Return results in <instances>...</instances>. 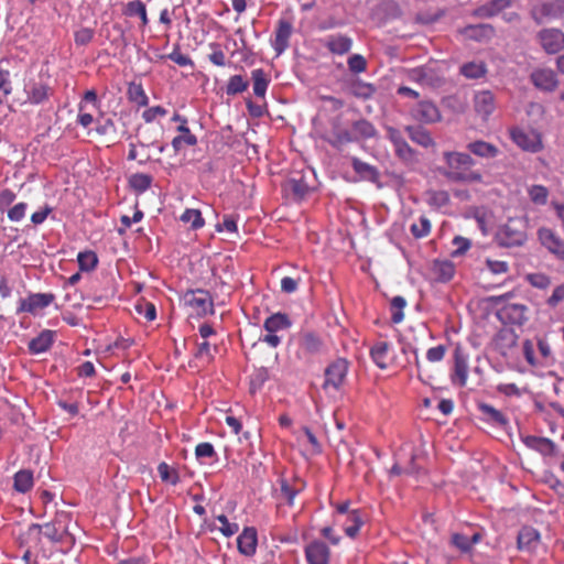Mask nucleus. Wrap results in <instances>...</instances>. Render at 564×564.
Returning a JSON list of instances; mask_svg holds the SVG:
<instances>
[{
    "label": "nucleus",
    "instance_id": "nucleus-1",
    "mask_svg": "<svg viewBox=\"0 0 564 564\" xmlns=\"http://www.w3.org/2000/svg\"><path fill=\"white\" fill-rule=\"evenodd\" d=\"M443 156L447 166L443 175L447 180L459 183L482 182V174L471 170L475 161L469 154L463 152H444Z\"/></svg>",
    "mask_w": 564,
    "mask_h": 564
},
{
    "label": "nucleus",
    "instance_id": "nucleus-2",
    "mask_svg": "<svg viewBox=\"0 0 564 564\" xmlns=\"http://www.w3.org/2000/svg\"><path fill=\"white\" fill-rule=\"evenodd\" d=\"M70 517L68 513H57L55 518L45 524L33 523L29 527V535L41 533L53 543H65L72 545L74 543V536L68 531V523Z\"/></svg>",
    "mask_w": 564,
    "mask_h": 564
},
{
    "label": "nucleus",
    "instance_id": "nucleus-3",
    "mask_svg": "<svg viewBox=\"0 0 564 564\" xmlns=\"http://www.w3.org/2000/svg\"><path fill=\"white\" fill-rule=\"evenodd\" d=\"M182 300L192 315L204 317L214 314L213 297L206 290H188L185 292Z\"/></svg>",
    "mask_w": 564,
    "mask_h": 564
},
{
    "label": "nucleus",
    "instance_id": "nucleus-4",
    "mask_svg": "<svg viewBox=\"0 0 564 564\" xmlns=\"http://www.w3.org/2000/svg\"><path fill=\"white\" fill-rule=\"evenodd\" d=\"M496 240L502 247H518L525 242L527 232L520 220L510 219L498 230Z\"/></svg>",
    "mask_w": 564,
    "mask_h": 564
},
{
    "label": "nucleus",
    "instance_id": "nucleus-5",
    "mask_svg": "<svg viewBox=\"0 0 564 564\" xmlns=\"http://www.w3.org/2000/svg\"><path fill=\"white\" fill-rule=\"evenodd\" d=\"M348 369L349 366L346 359L338 358L335 361H333L325 369V380L323 383V388L325 390L333 389L335 391H338L346 381Z\"/></svg>",
    "mask_w": 564,
    "mask_h": 564
},
{
    "label": "nucleus",
    "instance_id": "nucleus-6",
    "mask_svg": "<svg viewBox=\"0 0 564 564\" xmlns=\"http://www.w3.org/2000/svg\"><path fill=\"white\" fill-rule=\"evenodd\" d=\"M55 301L53 293H31L18 302L17 314L29 313L36 315Z\"/></svg>",
    "mask_w": 564,
    "mask_h": 564
},
{
    "label": "nucleus",
    "instance_id": "nucleus-7",
    "mask_svg": "<svg viewBox=\"0 0 564 564\" xmlns=\"http://www.w3.org/2000/svg\"><path fill=\"white\" fill-rule=\"evenodd\" d=\"M453 359L454 365L451 373V381L453 384L463 388L467 384L468 380L469 355L460 345H457L453 352Z\"/></svg>",
    "mask_w": 564,
    "mask_h": 564
},
{
    "label": "nucleus",
    "instance_id": "nucleus-8",
    "mask_svg": "<svg viewBox=\"0 0 564 564\" xmlns=\"http://www.w3.org/2000/svg\"><path fill=\"white\" fill-rule=\"evenodd\" d=\"M512 141L522 150L538 152L542 149L541 135L534 130L513 128L510 130Z\"/></svg>",
    "mask_w": 564,
    "mask_h": 564
},
{
    "label": "nucleus",
    "instance_id": "nucleus-9",
    "mask_svg": "<svg viewBox=\"0 0 564 564\" xmlns=\"http://www.w3.org/2000/svg\"><path fill=\"white\" fill-rule=\"evenodd\" d=\"M293 33V24L290 20L280 19L276 23L275 36L272 46L276 55L285 52L290 45V37Z\"/></svg>",
    "mask_w": 564,
    "mask_h": 564
},
{
    "label": "nucleus",
    "instance_id": "nucleus-10",
    "mask_svg": "<svg viewBox=\"0 0 564 564\" xmlns=\"http://www.w3.org/2000/svg\"><path fill=\"white\" fill-rule=\"evenodd\" d=\"M529 308L524 304L506 303L499 310V316L514 325H523L528 321Z\"/></svg>",
    "mask_w": 564,
    "mask_h": 564
},
{
    "label": "nucleus",
    "instance_id": "nucleus-11",
    "mask_svg": "<svg viewBox=\"0 0 564 564\" xmlns=\"http://www.w3.org/2000/svg\"><path fill=\"white\" fill-rule=\"evenodd\" d=\"M258 545V533L253 527H246L237 538V547L240 554L253 556Z\"/></svg>",
    "mask_w": 564,
    "mask_h": 564
},
{
    "label": "nucleus",
    "instance_id": "nucleus-12",
    "mask_svg": "<svg viewBox=\"0 0 564 564\" xmlns=\"http://www.w3.org/2000/svg\"><path fill=\"white\" fill-rule=\"evenodd\" d=\"M541 543V536L536 529L523 527L517 538L518 549L523 552H534Z\"/></svg>",
    "mask_w": 564,
    "mask_h": 564
},
{
    "label": "nucleus",
    "instance_id": "nucleus-13",
    "mask_svg": "<svg viewBox=\"0 0 564 564\" xmlns=\"http://www.w3.org/2000/svg\"><path fill=\"white\" fill-rule=\"evenodd\" d=\"M308 564H329L330 550L322 541H313L305 547Z\"/></svg>",
    "mask_w": 564,
    "mask_h": 564
},
{
    "label": "nucleus",
    "instance_id": "nucleus-14",
    "mask_svg": "<svg viewBox=\"0 0 564 564\" xmlns=\"http://www.w3.org/2000/svg\"><path fill=\"white\" fill-rule=\"evenodd\" d=\"M28 101L32 105H40L48 100L53 94L52 87L43 82H32L25 87Z\"/></svg>",
    "mask_w": 564,
    "mask_h": 564
},
{
    "label": "nucleus",
    "instance_id": "nucleus-15",
    "mask_svg": "<svg viewBox=\"0 0 564 564\" xmlns=\"http://www.w3.org/2000/svg\"><path fill=\"white\" fill-rule=\"evenodd\" d=\"M540 42L546 53L555 54L564 44V34L555 29L543 30L540 32Z\"/></svg>",
    "mask_w": 564,
    "mask_h": 564
},
{
    "label": "nucleus",
    "instance_id": "nucleus-16",
    "mask_svg": "<svg viewBox=\"0 0 564 564\" xmlns=\"http://www.w3.org/2000/svg\"><path fill=\"white\" fill-rule=\"evenodd\" d=\"M474 108L484 119H487L496 109L495 97L489 90H481L474 96Z\"/></svg>",
    "mask_w": 564,
    "mask_h": 564
},
{
    "label": "nucleus",
    "instance_id": "nucleus-17",
    "mask_svg": "<svg viewBox=\"0 0 564 564\" xmlns=\"http://www.w3.org/2000/svg\"><path fill=\"white\" fill-rule=\"evenodd\" d=\"M416 120L424 123H435L441 120V111L432 101H420L414 110Z\"/></svg>",
    "mask_w": 564,
    "mask_h": 564
},
{
    "label": "nucleus",
    "instance_id": "nucleus-18",
    "mask_svg": "<svg viewBox=\"0 0 564 564\" xmlns=\"http://www.w3.org/2000/svg\"><path fill=\"white\" fill-rule=\"evenodd\" d=\"M300 348L297 351L299 358L315 355L322 349L321 338L313 333H305L300 337Z\"/></svg>",
    "mask_w": 564,
    "mask_h": 564
},
{
    "label": "nucleus",
    "instance_id": "nucleus-19",
    "mask_svg": "<svg viewBox=\"0 0 564 564\" xmlns=\"http://www.w3.org/2000/svg\"><path fill=\"white\" fill-rule=\"evenodd\" d=\"M352 40L344 34L329 35L325 40V47L333 54L344 55L351 50Z\"/></svg>",
    "mask_w": 564,
    "mask_h": 564
},
{
    "label": "nucleus",
    "instance_id": "nucleus-20",
    "mask_svg": "<svg viewBox=\"0 0 564 564\" xmlns=\"http://www.w3.org/2000/svg\"><path fill=\"white\" fill-rule=\"evenodd\" d=\"M373 362L380 369H387L391 360V345L387 341H378L370 349Z\"/></svg>",
    "mask_w": 564,
    "mask_h": 564
},
{
    "label": "nucleus",
    "instance_id": "nucleus-21",
    "mask_svg": "<svg viewBox=\"0 0 564 564\" xmlns=\"http://www.w3.org/2000/svg\"><path fill=\"white\" fill-rule=\"evenodd\" d=\"M375 12L382 22L399 19L402 14V10L395 0H380Z\"/></svg>",
    "mask_w": 564,
    "mask_h": 564
},
{
    "label": "nucleus",
    "instance_id": "nucleus-22",
    "mask_svg": "<svg viewBox=\"0 0 564 564\" xmlns=\"http://www.w3.org/2000/svg\"><path fill=\"white\" fill-rule=\"evenodd\" d=\"M351 165L356 174L360 176L361 180L368 181L371 183H378L380 180V173L378 169L373 165H370L358 158L351 159Z\"/></svg>",
    "mask_w": 564,
    "mask_h": 564
},
{
    "label": "nucleus",
    "instance_id": "nucleus-23",
    "mask_svg": "<svg viewBox=\"0 0 564 564\" xmlns=\"http://www.w3.org/2000/svg\"><path fill=\"white\" fill-rule=\"evenodd\" d=\"M478 410L482 414L484 419L496 426L505 427L508 425V417L499 410L487 403H478Z\"/></svg>",
    "mask_w": 564,
    "mask_h": 564
},
{
    "label": "nucleus",
    "instance_id": "nucleus-24",
    "mask_svg": "<svg viewBox=\"0 0 564 564\" xmlns=\"http://www.w3.org/2000/svg\"><path fill=\"white\" fill-rule=\"evenodd\" d=\"M54 343V332L45 329L29 343V350L32 354H42L47 351Z\"/></svg>",
    "mask_w": 564,
    "mask_h": 564
},
{
    "label": "nucleus",
    "instance_id": "nucleus-25",
    "mask_svg": "<svg viewBox=\"0 0 564 564\" xmlns=\"http://www.w3.org/2000/svg\"><path fill=\"white\" fill-rule=\"evenodd\" d=\"M326 141L333 148L341 150L344 145L354 142L355 138L349 130L341 128L338 123H335L333 126L332 134L330 137L326 138Z\"/></svg>",
    "mask_w": 564,
    "mask_h": 564
},
{
    "label": "nucleus",
    "instance_id": "nucleus-26",
    "mask_svg": "<svg viewBox=\"0 0 564 564\" xmlns=\"http://www.w3.org/2000/svg\"><path fill=\"white\" fill-rule=\"evenodd\" d=\"M122 14L129 18L138 17L141 21V26L145 28L149 24L147 6L141 0H132L123 6Z\"/></svg>",
    "mask_w": 564,
    "mask_h": 564
},
{
    "label": "nucleus",
    "instance_id": "nucleus-27",
    "mask_svg": "<svg viewBox=\"0 0 564 564\" xmlns=\"http://www.w3.org/2000/svg\"><path fill=\"white\" fill-rule=\"evenodd\" d=\"M539 239L551 252L556 254L564 253V247L561 238L554 234L552 229L541 228L539 230Z\"/></svg>",
    "mask_w": 564,
    "mask_h": 564
},
{
    "label": "nucleus",
    "instance_id": "nucleus-28",
    "mask_svg": "<svg viewBox=\"0 0 564 564\" xmlns=\"http://www.w3.org/2000/svg\"><path fill=\"white\" fill-rule=\"evenodd\" d=\"M523 443L527 447L540 452L542 455H552L554 453V443L540 436L528 435L522 437Z\"/></svg>",
    "mask_w": 564,
    "mask_h": 564
},
{
    "label": "nucleus",
    "instance_id": "nucleus-29",
    "mask_svg": "<svg viewBox=\"0 0 564 564\" xmlns=\"http://www.w3.org/2000/svg\"><path fill=\"white\" fill-rule=\"evenodd\" d=\"M531 77L534 85L544 90H553L557 84L556 76L551 69H538Z\"/></svg>",
    "mask_w": 564,
    "mask_h": 564
},
{
    "label": "nucleus",
    "instance_id": "nucleus-30",
    "mask_svg": "<svg viewBox=\"0 0 564 564\" xmlns=\"http://www.w3.org/2000/svg\"><path fill=\"white\" fill-rule=\"evenodd\" d=\"M292 325L290 317L284 313H275L270 315L263 324L268 333H276L279 330L288 329Z\"/></svg>",
    "mask_w": 564,
    "mask_h": 564
},
{
    "label": "nucleus",
    "instance_id": "nucleus-31",
    "mask_svg": "<svg viewBox=\"0 0 564 564\" xmlns=\"http://www.w3.org/2000/svg\"><path fill=\"white\" fill-rule=\"evenodd\" d=\"M480 540L481 534L479 532H475L471 536L463 533H453L451 536V543L462 552H469Z\"/></svg>",
    "mask_w": 564,
    "mask_h": 564
},
{
    "label": "nucleus",
    "instance_id": "nucleus-32",
    "mask_svg": "<svg viewBox=\"0 0 564 564\" xmlns=\"http://www.w3.org/2000/svg\"><path fill=\"white\" fill-rule=\"evenodd\" d=\"M253 94L259 98H264L270 84V78L262 68H256L251 72Z\"/></svg>",
    "mask_w": 564,
    "mask_h": 564
},
{
    "label": "nucleus",
    "instance_id": "nucleus-33",
    "mask_svg": "<svg viewBox=\"0 0 564 564\" xmlns=\"http://www.w3.org/2000/svg\"><path fill=\"white\" fill-rule=\"evenodd\" d=\"M352 128V135L355 138V141L356 140H359V139H364V140H367V139H371V138H375L377 135V129L376 127L368 120L366 119H359L357 121H355L351 126Z\"/></svg>",
    "mask_w": 564,
    "mask_h": 564
},
{
    "label": "nucleus",
    "instance_id": "nucleus-34",
    "mask_svg": "<svg viewBox=\"0 0 564 564\" xmlns=\"http://www.w3.org/2000/svg\"><path fill=\"white\" fill-rule=\"evenodd\" d=\"M127 97L130 102L140 107H145L149 104V97L145 94L141 83L131 82L128 85Z\"/></svg>",
    "mask_w": 564,
    "mask_h": 564
},
{
    "label": "nucleus",
    "instance_id": "nucleus-35",
    "mask_svg": "<svg viewBox=\"0 0 564 564\" xmlns=\"http://www.w3.org/2000/svg\"><path fill=\"white\" fill-rule=\"evenodd\" d=\"M564 12V7L561 1L546 2L534 9L536 19L557 18Z\"/></svg>",
    "mask_w": 564,
    "mask_h": 564
},
{
    "label": "nucleus",
    "instance_id": "nucleus-36",
    "mask_svg": "<svg viewBox=\"0 0 564 564\" xmlns=\"http://www.w3.org/2000/svg\"><path fill=\"white\" fill-rule=\"evenodd\" d=\"M364 524V519L361 516V511L359 509H354L349 512V516L344 523V531L347 536L354 539L358 535L360 528Z\"/></svg>",
    "mask_w": 564,
    "mask_h": 564
},
{
    "label": "nucleus",
    "instance_id": "nucleus-37",
    "mask_svg": "<svg viewBox=\"0 0 564 564\" xmlns=\"http://www.w3.org/2000/svg\"><path fill=\"white\" fill-rule=\"evenodd\" d=\"M405 130L413 142L424 148H430L435 144L431 133L422 127L408 126Z\"/></svg>",
    "mask_w": 564,
    "mask_h": 564
},
{
    "label": "nucleus",
    "instance_id": "nucleus-38",
    "mask_svg": "<svg viewBox=\"0 0 564 564\" xmlns=\"http://www.w3.org/2000/svg\"><path fill=\"white\" fill-rule=\"evenodd\" d=\"M432 271L436 281L445 283L453 279L455 267L451 261H435Z\"/></svg>",
    "mask_w": 564,
    "mask_h": 564
},
{
    "label": "nucleus",
    "instance_id": "nucleus-39",
    "mask_svg": "<svg viewBox=\"0 0 564 564\" xmlns=\"http://www.w3.org/2000/svg\"><path fill=\"white\" fill-rule=\"evenodd\" d=\"M13 488L19 492H28L32 489L34 480L33 473L28 469L19 470L13 478Z\"/></svg>",
    "mask_w": 564,
    "mask_h": 564
},
{
    "label": "nucleus",
    "instance_id": "nucleus-40",
    "mask_svg": "<svg viewBox=\"0 0 564 564\" xmlns=\"http://www.w3.org/2000/svg\"><path fill=\"white\" fill-rule=\"evenodd\" d=\"M408 78L411 82L421 84V85H432L433 84V70L427 66H420L412 68L408 72Z\"/></svg>",
    "mask_w": 564,
    "mask_h": 564
},
{
    "label": "nucleus",
    "instance_id": "nucleus-41",
    "mask_svg": "<svg viewBox=\"0 0 564 564\" xmlns=\"http://www.w3.org/2000/svg\"><path fill=\"white\" fill-rule=\"evenodd\" d=\"M487 66L485 62H469L460 67V74L469 79H478L486 75Z\"/></svg>",
    "mask_w": 564,
    "mask_h": 564
},
{
    "label": "nucleus",
    "instance_id": "nucleus-42",
    "mask_svg": "<svg viewBox=\"0 0 564 564\" xmlns=\"http://www.w3.org/2000/svg\"><path fill=\"white\" fill-rule=\"evenodd\" d=\"M509 0H491L488 3L479 7L476 14L481 18H490L499 13L505 8L509 7Z\"/></svg>",
    "mask_w": 564,
    "mask_h": 564
},
{
    "label": "nucleus",
    "instance_id": "nucleus-43",
    "mask_svg": "<svg viewBox=\"0 0 564 564\" xmlns=\"http://www.w3.org/2000/svg\"><path fill=\"white\" fill-rule=\"evenodd\" d=\"M467 148L471 153L480 158H495L498 154L497 147L485 141L471 142Z\"/></svg>",
    "mask_w": 564,
    "mask_h": 564
},
{
    "label": "nucleus",
    "instance_id": "nucleus-44",
    "mask_svg": "<svg viewBox=\"0 0 564 564\" xmlns=\"http://www.w3.org/2000/svg\"><path fill=\"white\" fill-rule=\"evenodd\" d=\"M349 93L356 98L367 100L375 95L376 88L371 84L355 80L349 86Z\"/></svg>",
    "mask_w": 564,
    "mask_h": 564
},
{
    "label": "nucleus",
    "instance_id": "nucleus-45",
    "mask_svg": "<svg viewBox=\"0 0 564 564\" xmlns=\"http://www.w3.org/2000/svg\"><path fill=\"white\" fill-rule=\"evenodd\" d=\"M431 230L432 223L424 215L420 216L419 219L410 226V232L415 239H422L427 237L431 234Z\"/></svg>",
    "mask_w": 564,
    "mask_h": 564
},
{
    "label": "nucleus",
    "instance_id": "nucleus-46",
    "mask_svg": "<svg viewBox=\"0 0 564 564\" xmlns=\"http://www.w3.org/2000/svg\"><path fill=\"white\" fill-rule=\"evenodd\" d=\"M249 87V82L241 75H232L229 77L226 85V94L235 96L245 93Z\"/></svg>",
    "mask_w": 564,
    "mask_h": 564
},
{
    "label": "nucleus",
    "instance_id": "nucleus-47",
    "mask_svg": "<svg viewBox=\"0 0 564 564\" xmlns=\"http://www.w3.org/2000/svg\"><path fill=\"white\" fill-rule=\"evenodd\" d=\"M77 262L80 271L90 272L98 264V257L93 250H85L77 254Z\"/></svg>",
    "mask_w": 564,
    "mask_h": 564
},
{
    "label": "nucleus",
    "instance_id": "nucleus-48",
    "mask_svg": "<svg viewBox=\"0 0 564 564\" xmlns=\"http://www.w3.org/2000/svg\"><path fill=\"white\" fill-rule=\"evenodd\" d=\"M464 33L470 39L481 41L494 35V28L489 24L469 25Z\"/></svg>",
    "mask_w": 564,
    "mask_h": 564
},
{
    "label": "nucleus",
    "instance_id": "nucleus-49",
    "mask_svg": "<svg viewBox=\"0 0 564 564\" xmlns=\"http://www.w3.org/2000/svg\"><path fill=\"white\" fill-rule=\"evenodd\" d=\"M152 176L145 173H135L130 176L129 185L137 193H144L152 184Z\"/></svg>",
    "mask_w": 564,
    "mask_h": 564
},
{
    "label": "nucleus",
    "instance_id": "nucleus-50",
    "mask_svg": "<svg viewBox=\"0 0 564 564\" xmlns=\"http://www.w3.org/2000/svg\"><path fill=\"white\" fill-rule=\"evenodd\" d=\"M148 145L140 143L139 147L134 143H130L128 160L138 161L139 164H145L151 160V155L148 151Z\"/></svg>",
    "mask_w": 564,
    "mask_h": 564
},
{
    "label": "nucleus",
    "instance_id": "nucleus-51",
    "mask_svg": "<svg viewBox=\"0 0 564 564\" xmlns=\"http://www.w3.org/2000/svg\"><path fill=\"white\" fill-rule=\"evenodd\" d=\"M406 306V301L403 296L397 295L390 302L391 322L400 324L404 319L403 310Z\"/></svg>",
    "mask_w": 564,
    "mask_h": 564
},
{
    "label": "nucleus",
    "instance_id": "nucleus-52",
    "mask_svg": "<svg viewBox=\"0 0 564 564\" xmlns=\"http://www.w3.org/2000/svg\"><path fill=\"white\" fill-rule=\"evenodd\" d=\"M180 219L185 224H191V228L194 230L199 229L205 225V220L198 209H185Z\"/></svg>",
    "mask_w": 564,
    "mask_h": 564
},
{
    "label": "nucleus",
    "instance_id": "nucleus-53",
    "mask_svg": "<svg viewBox=\"0 0 564 564\" xmlns=\"http://www.w3.org/2000/svg\"><path fill=\"white\" fill-rule=\"evenodd\" d=\"M158 473L162 481L170 482L171 485H176L180 481L178 471L175 468H172L165 462H162L158 466Z\"/></svg>",
    "mask_w": 564,
    "mask_h": 564
},
{
    "label": "nucleus",
    "instance_id": "nucleus-54",
    "mask_svg": "<svg viewBox=\"0 0 564 564\" xmlns=\"http://www.w3.org/2000/svg\"><path fill=\"white\" fill-rule=\"evenodd\" d=\"M449 194L444 189L430 191L427 193V203L432 207L441 208L449 204Z\"/></svg>",
    "mask_w": 564,
    "mask_h": 564
},
{
    "label": "nucleus",
    "instance_id": "nucleus-55",
    "mask_svg": "<svg viewBox=\"0 0 564 564\" xmlns=\"http://www.w3.org/2000/svg\"><path fill=\"white\" fill-rule=\"evenodd\" d=\"M216 519L220 523L218 530L223 535L230 538L239 531V524L237 522H230L225 514H218Z\"/></svg>",
    "mask_w": 564,
    "mask_h": 564
},
{
    "label": "nucleus",
    "instance_id": "nucleus-56",
    "mask_svg": "<svg viewBox=\"0 0 564 564\" xmlns=\"http://www.w3.org/2000/svg\"><path fill=\"white\" fill-rule=\"evenodd\" d=\"M194 357L206 364L212 362L214 359V355L212 352L210 343L205 339L202 343H197V348L196 351L194 352Z\"/></svg>",
    "mask_w": 564,
    "mask_h": 564
},
{
    "label": "nucleus",
    "instance_id": "nucleus-57",
    "mask_svg": "<svg viewBox=\"0 0 564 564\" xmlns=\"http://www.w3.org/2000/svg\"><path fill=\"white\" fill-rule=\"evenodd\" d=\"M394 152L404 162H413L415 160V153L405 140L394 145Z\"/></svg>",
    "mask_w": 564,
    "mask_h": 564
},
{
    "label": "nucleus",
    "instance_id": "nucleus-58",
    "mask_svg": "<svg viewBox=\"0 0 564 564\" xmlns=\"http://www.w3.org/2000/svg\"><path fill=\"white\" fill-rule=\"evenodd\" d=\"M547 194L549 193H547L546 187H544L542 185H533L529 189L530 199L534 204H539V205H543L546 203Z\"/></svg>",
    "mask_w": 564,
    "mask_h": 564
},
{
    "label": "nucleus",
    "instance_id": "nucleus-59",
    "mask_svg": "<svg viewBox=\"0 0 564 564\" xmlns=\"http://www.w3.org/2000/svg\"><path fill=\"white\" fill-rule=\"evenodd\" d=\"M289 184L292 193L299 198H303L310 191V186L304 182L303 177L291 178Z\"/></svg>",
    "mask_w": 564,
    "mask_h": 564
},
{
    "label": "nucleus",
    "instance_id": "nucleus-60",
    "mask_svg": "<svg viewBox=\"0 0 564 564\" xmlns=\"http://www.w3.org/2000/svg\"><path fill=\"white\" fill-rule=\"evenodd\" d=\"M167 58L171 59L172 62H174L175 64H177L178 66H182V67L193 66L194 65L192 58L188 55L183 54L180 51L178 46L174 47L173 52H171L167 55Z\"/></svg>",
    "mask_w": 564,
    "mask_h": 564
},
{
    "label": "nucleus",
    "instance_id": "nucleus-61",
    "mask_svg": "<svg viewBox=\"0 0 564 564\" xmlns=\"http://www.w3.org/2000/svg\"><path fill=\"white\" fill-rule=\"evenodd\" d=\"M348 67L352 73L359 74L366 70L367 61L360 54L351 55L347 61Z\"/></svg>",
    "mask_w": 564,
    "mask_h": 564
},
{
    "label": "nucleus",
    "instance_id": "nucleus-62",
    "mask_svg": "<svg viewBox=\"0 0 564 564\" xmlns=\"http://www.w3.org/2000/svg\"><path fill=\"white\" fill-rule=\"evenodd\" d=\"M216 455H217L216 451H215L213 444L209 442L199 443L195 447V456L197 459L213 458Z\"/></svg>",
    "mask_w": 564,
    "mask_h": 564
},
{
    "label": "nucleus",
    "instance_id": "nucleus-63",
    "mask_svg": "<svg viewBox=\"0 0 564 564\" xmlns=\"http://www.w3.org/2000/svg\"><path fill=\"white\" fill-rule=\"evenodd\" d=\"M95 32L90 28H80L74 34V40L77 45H87L94 39Z\"/></svg>",
    "mask_w": 564,
    "mask_h": 564
},
{
    "label": "nucleus",
    "instance_id": "nucleus-64",
    "mask_svg": "<svg viewBox=\"0 0 564 564\" xmlns=\"http://www.w3.org/2000/svg\"><path fill=\"white\" fill-rule=\"evenodd\" d=\"M26 209H28V204L26 203H18L15 204L14 206H12L11 208L8 209V218L11 220V221H20L22 220L24 217H25V214H26Z\"/></svg>",
    "mask_w": 564,
    "mask_h": 564
}]
</instances>
